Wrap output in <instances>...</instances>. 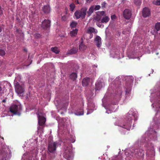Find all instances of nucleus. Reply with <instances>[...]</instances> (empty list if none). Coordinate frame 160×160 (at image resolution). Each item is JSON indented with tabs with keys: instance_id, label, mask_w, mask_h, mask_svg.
<instances>
[{
	"instance_id": "9d476101",
	"label": "nucleus",
	"mask_w": 160,
	"mask_h": 160,
	"mask_svg": "<svg viewBox=\"0 0 160 160\" xmlns=\"http://www.w3.org/2000/svg\"><path fill=\"white\" fill-rule=\"evenodd\" d=\"M94 41L96 45L98 48L101 47L102 45L101 38V37L98 36L96 37L94 39Z\"/></svg>"
},
{
	"instance_id": "412c9836",
	"label": "nucleus",
	"mask_w": 160,
	"mask_h": 160,
	"mask_svg": "<svg viewBox=\"0 0 160 160\" xmlns=\"http://www.w3.org/2000/svg\"><path fill=\"white\" fill-rule=\"evenodd\" d=\"M78 29H75L73 30L70 32V35L71 37H74L76 36L77 34Z\"/></svg>"
},
{
	"instance_id": "4c0bfd02",
	"label": "nucleus",
	"mask_w": 160,
	"mask_h": 160,
	"mask_svg": "<svg viewBox=\"0 0 160 160\" xmlns=\"http://www.w3.org/2000/svg\"><path fill=\"white\" fill-rule=\"evenodd\" d=\"M156 4L158 5H160V0H158L157 1Z\"/></svg>"
},
{
	"instance_id": "20e7f679",
	"label": "nucleus",
	"mask_w": 160,
	"mask_h": 160,
	"mask_svg": "<svg viewBox=\"0 0 160 160\" xmlns=\"http://www.w3.org/2000/svg\"><path fill=\"white\" fill-rule=\"evenodd\" d=\"M14 85L15 91L16 93L20 96H23L24 91L23 85H20L18 82L14 83Z\"/></svg>"
},
{
	"instance_id": "6ab92c4d",
	"label": "nucleus",
	"mask_w": 160,
	"mask_h": 160,
	"mask_svg": "<svg viewBox=\"0 0 160 160\" xmlns=\"http://www.w3.org/2000/svg\"><path fill=\"white\" fill-rule=\"evenodd\" d=\"M116 96L118 98H121L122 95V91L120 88H119L117 91L116 92Z\"/></svg>"
},
{
	"instance_id": "f3484780",
	"label": "nucleus",
	"mask_w": 160,
	"mask_h": 160,
	"mask_svg": "<svg viewBox=\"0 0 160 160\" xmlns=\"http://www.w3.org/2000/svg\"><path fill=\"white\" fill-rule=\"evenodd\" d=\"M78 51V49L77 48H74L70 49L68 53L70 55L75 54L77 53Z\"/></svg>"
},
{
	"instance_id": "09e8293b",
	"label": "nucleus",
	"mask_w": 160,
	"mask_h": 160,
	"mask_svg": "<svg viewBox=\"0 0 160 160\" xmlns=\"http://www.w3.org/2000/svg\"><path fill=\"white\" fill-rule=\"evenodd\" d=\"M2 31V28L1 27H0V32Z\"/></svg>"
},
{
	"instance_id": "6e6552de",
	"label": "nucleus",
	"mask_w": 160,
	"mask_h": 160,
	"mask_svg": "<svg viewBox=\"0 0 160 160\" xmlns=\"http://www.w3.org/2000/svg\"><path fill=\"white\" fill-rule=\"evenodd\" d=\"M50 23L51 22L49 20L45 19L42 22V27L43 29H48L50 27Z\"/></svg>"
},
{
	"instance_id": "c9c22d12",
	"label": "nucleus",
	"mask_w": 160,
	"mask_h": 160,
	"mask_svg": "<svg viewBox=\"0 0 160 160\" xmlns=\"http://www.w3.org/2000/svg\"><path fill=\"white\" fill-rule=\"evenodd\" d=\"M62 20L63 21H66L67 20L66 16L65 15H64L62 17Z\"/></svg>"
},
{
	"instance_id": "bb28decb",
	"label": "nucleus",
	"mask_w": 160,
	"mask_h": 160,
	"mask_svg": "<svg viewBox=\"0 0 160 160\" xmlns=\"http://www.w3.org/2000/svg\"><path fill=\"white\" fill-rule=\"evenodd\" d=\"M85 47L83 43V42H81L79 46V49L81 50H83L85 49Z\"/></svg>"
},
{
	"instance_id": "1a4fd4ad",
	"label": "nucleus",
	"mask_w": 160,
	"mask_h": 160,
	"mask_svg": "<svg viewBox=\"0 0 160 160\" xmlns=\"http://www.w3.org/2000/svg\"><path fill=\"white\" fill-rule=\"evenodd\" d=\"M123 15L125 18L127 19L130 18L131 16V11L128 9H126L123 12Z\"/></svg>"
},
{
	"instance_id": "7c9ffc66",
	"label": "nucleus",
	"mask_w": 160,
	"mask_h": 160,
	"mask_svg": "<svg viewBox=\"0 0 160 160\" xmlns=\"http://www.w3.org/2000/svg\"><path fill=\"white\" fill-rule=\"evenodd\" d=\"M6 54L5 52L2 49H0V55L1 56H3Z\"/></svg>"
},
{
	"instance_id": "f03ea898",
	"label": "nucleus",
	"mask_w": 160,
	"mask_h": 160,
	"mask_svg": "<svg viewBox=\"0 0 160 160\" xmlns=\"http://www.w3.org/2000/svg\"><path fill=\"white\" fill-rule=\"evenodd\" d=\"M87 8L86 7L82 8L80 10H77L75 12L74 16L75 18L78 19L82 18L83 19L85 18L87 13Z\"/></svg>"
},
{
	"instance_id": "ea45409f",
	"label": "nucleus",
	"mask_w": 160,
	"mask_h": 160,
	"mask_svg": "<svg viewBox=\"0 0 160 160\" xmlns=\"http://www.w3.org/2000/svg\"><path fill=\"white\" fill-rule=\"evenodd\" d=\"M16 31L18 32V33H20L21 32H22V31H19L18 29H16Z\"/></svg>"
},
{
	"instance_id": "4468645a",
	"label": "nucleus",
	"mask_w": 160,
	"mask_h": 160,
	"mask_svg": "<svg viewBox=\"0 0 160 160\" xmlns=\"http://www.w3.org/2000/svg\"><path fill=\"white\" fill-rule=\"evenodd\" d=\"M51 10L49 5H47L44 6L42 8V11L46 14L49 13Z\"/></svg>"
},
{
	"instance_id": "423d86ee",
	"label": "nucleus",
	"mask_w": 160,
	"mask_h": 160,
	"mask_svg": "<svg viewBox=\"0 0 160 160\" xmlns=\"http://www.w3.org/2000/svg\"><path fill=\"white\" fill-rule=\"evenodd\" d=\"M57 143L50 142L48 143V150L51 153L53 152L56 150Z\"/></svg>"
},
{
	"instance_id": "3c124183",
	"label": "nucleus",
	"mask_w": 160,
	"mask_h": 160,
	"mask_svg": "<svg viewBox=\"0 0 160 160\" xmlns=\"http://www.w3.org/2000/svg\"><path fill=\"white\" fill-rule=\"evenodd\" d=\"M24 51H27L26 50V49H24Z\"/></svg>"
},
{
	"instance_id": "79ce46f5",
	"label": "nucleus",
	"mask_w": 160,
	"mask_h": 160,
	"mask_svg": "<svg viewBox=\"0 0 160 160\" xmlns=\"http://www.w3.org/2000/svg\"><path fill=\"white\" fill-rule=\"evenodd\" d=\"M93 0H86V1L88 2H90L91 1H92Z\"/></svg>"
},
{
	"instance_id": "e433bc0d",
	"label": "nucleus",
	"mask_w": 160,
	"mask_h": 160,
	"mask_svg": "<svg viewBox=\"0 0 160 160\" xmlns=\"http://www.w3.org/2000/svg\"><path fill=\"white\" fill-rule=\"evenodd\" d=\"M3 14V11L2 8L0 7V17Z\"/></svg>"
},
{
	"instance_id": "f704fd0d",
	"label": "nucleus",
	"mask_w": 160,
	"mask_h": 160,
	"mask_svg": "<svg viewBox=\"0 0 160 160\" xmlns=\"http://www.w3.org/2000/svg\"><path fill=\"white\" fill-rule=\"evenodd\" d=\"M111 19L113 20L116 18V16L115 15L113 14L111 16Z\"/></svg>"
},
{
	"instance_id": "473e14b6",
	"label": "nucleus",
	"mask_w": 160,
	"mask_h": 160,
	"mask_svg": "<svg viewBox=\"0 0 160 160\" xmlns=\"http://www.w3.org/2000/svg\"><path fill=\"white\" fill-rule=\"evenodd\" d=\"M130 91H131V88H127L126 90L125 91L126 94H129Z\"/></svg>"
},
{
	"instance_id": "58836bf2",
	"label": "nucleus",
	"mask_w": 160,
	"mask_h": 160,
	"mask_svg": "<svg viewBox=\"0 0 160 160\" xmlns=\"http://www.w3.org/2000/svg\"><path fill=\"white\" fill-rule=\"evenodd\" d=\"M156 107L157 108H160V101H159L158 102V104L156 106Z\"/></svg>"
},
{
	"instance_id": "39448f33",
	"label": "nucleus",
	"mask_w": 160,
	"mask_h": 160,
	"mask_svg": "<svg viewBox=\"0 0 160 160\" xmlns=\"http://www.w3.org/2000/svg\"><path fill=\"white\" fill-rule=\"evenodd\" d=\"M21 110V107L16 105H12L10 108V111L11 112L14 114H17L20 115V111Z\"/></svg>"
},
{
	"instance_id": "9b49d317",
	"label": "nucleus",
	"mask_w": 160,
	"mask_h": 160,
	"mask_svg": "<svg viewBox=\"0 0 160 160\" xmlns=\"http://www.w3.org/2000/svg\"><path fill=\"white\" fill-rule=\"evenodd\" d=\"M38 123L40 126H43L46 122V118L43 116H41L39 115L38 116Z\"/></svg>"
},
{
	"instance_id": "f8f14e48",
	"label": "nucleus",
	"mask_w": 160,
	"mask_h": 160,
	"mask_svg": "<svg viewBox=\"0 0 160 160\" xmlns=\"http://www.w3.org/2000/svg\"><path fill=\"white\" fill-rule=\"evenodd\" d=\"M90 82V78L86 77L84 78L82 81V85L83 87H86L88 85Z\"/></svg>"
},
{
	"instance_id": "b1692460",
	"label": "nucleus",
	"mask_w": 160,
	"mask_h": 160,
	"mask_svg": "<svg viewBox=\"0 0 160 160\" xmlns=\"http://www.w3.org/2000/svg\"><path fill=\"white\" fill-rule=\"evenodd\" d=\"M134 3L137 6H140L142 3L141 0H134Z\"/></svg>"
},
{
	"instance_id": "a878e982",
	"label": "nucleus",
	"mask_w": 160,
	"mask_h": 160,
	"mask_svg": "<svg viewBox=\"0 0 160 160\" xmlns=\"http://www.w3.org/2000/svg\"><path fill=\"white\" fill-rule=\"evenodd\" d=\"M75 115L78 116H80L83 115V110L82 109H80V111H77L76 112L74 113Z\"/></svg>"
},
{
	"instance_id": "8fccbe9b",
	"label": "nucleus",
	"mask_w": 160,
	"mask_h": 160,
	"mask_svg": "<svg viewBox=\"0 0 160 160\" xmlns=\"http://www.w3.org/2000/svg\"><path fill=\"white\" fill-rule=\"evenodd\" d=\"M0 138H1L3 140V141L4 140V138H3V137H2L1 136H0Z\"/></svg>"
},
{
	"instance_id": "ddd939ff",
	"label": "nucleus",
	"mask_w": 160,
	"mask_h": 160,
	"mask_svg": "<svg viewBox=\"0 0 160 160\" xmlns=\"http://www.w3.org/2000/svg\"><path fill=\"white\" fill-rule=\"evenodd\" d=\"M104 84L102 82H98L95 84L96 91L100 90L103 87Z\"/></svg>"
},
{
	"instance_id": "cd10ccee",
	"label": "nucleus",
	"mask_w": 160,
	"mask_h": 160,
	"mask_svg": "<svg viewBox=\"0 0 160 160\" xmlns=\"http://www.w3.org/2000/svg\"><path fill=\"white\" fill-rule=\"evenodd\" d=\"M70 10L71 11H73L75 7V6L74 3H71L70 5Z\"/></svg>"
},
{
	"instance_id": "de8ad7c7",
	"label": "nucleus",
	"mask_w": 160,
	"mask_h": 160,
	"mask_svg": "<svg viewBox=\"0 0 160 160\" xmlns=\"http://www.w3.org/2000/svg\"><path fill=\"white\" fill-rule=\"evenodd\" d=\"M2 102H6V100L5 99H3Z\"/></svg>"
},
{
	"instance_id": "5701e85b",
	"label": "nucleus",
	"mask_w": 160,
	"mask_h": 160,
	"mask_svg": "<svg viewBox=\"0 0 160 160\" xmlns=\"http://www.w3.org/2000/svg\"><path fill=\"white\" fill-rule=\"evenodd\" d=\"M78 24V22L75 21H73L71 22L70 24V27L71 28H75Z\"/></svg>"
},
{
	"instance_id": "37998d69",
	"label": "nucleus",
	"mask_w": 160,
	"mask_h": 160,
	"mask_svg": "<svg viewBox=\"0 0 160 160\" xmlns=\"http://www.w3.org/2000/svg\"><path fill=\"white\" fill-rule=\"evenodd\" d=\"M75 2L76 3H77L78 4H79V3L78 0H75Z\"/></svg>"
},
{
	"instance_id": "dca6fc26",
	"label": "nucleus",
	"mask_w": 160,
	"mask_h": 160,
	"mask_svg": "<svg viewBox=\"0 0 160 160\" xmlns=\"http://www.w3.org/2000/svg\"><path fill=\"white\" fill-rule=\"evenodd\" d=\"M94 10V6H92L90 7L88 11H87V12L88 16L89 17L90 16L92 13L93 12Z\"/></svg>"
},
{
	"instance_id": "f257e3e1",
	"label": "nucleus",
	"mask_w": 160,
	"mask_h": 160,
	"mask_svg": "<svg viewBox=\"0 0 160 160\" xmlns=\"http://www.w3.org/2000/svg\"><path fill=\"white\" fill-rule=\"evenodd\" d=\"M71 146L70 143L68 145H65L64 148L63 149V157L67 160H71L73 157Z\"/></svg>"
},
{
	"instance_id": "c03bdc74",
	"label": "nucleus",
	"mask_w": 160,
	"mask_h": 160,
	"mask_svg": "<svg viewBox=\"0 0 160 160\" xmlns=\"http://www.w3.org/2000/svg\"><path fill=\"white\" fill-rule=\"evenodd\" d=\"M36 36L38 37H40V35L39 34H36Z\"/></svg>"
},
{
	"instance_id": "864d4df0",
	"label": "nucleus",
	"mask_w": 160,
	"mask_h": 160,
	"mask_svg": "<svg viewBox=\"0 0 160 160\" xmlns=\"http://www.w3.org/2000/svg\"><path fill=\"white\" fill-rule=\"evenodd\" d=\"M33 160H35L34 159V158H33Z\"/></svg>"
},
{
	"instance_id": "a19ab883",
	"label": "nucleus",
	"mask_w": 160,
	"mask_h": 160,
	"mask_svg": "<svg viewBox=\"0 0 160 160\" xmlns=\"http://www.w3.org/2000/svg\"><path fill=\"white\" fill-rule=\"evenodd\" d=\"M105 14V12L104 11H102L101 12V14L102 15H104Z\"/></svg>"
},
{
	"instance_id": "603ef678",
	"label": "nucleus",
	"mask_w": 160,
	"mask_h": 160,
	"mask_svg": "<svg viewBox=\"0 0 160 160\" xmlns=\"http://www.w3.org/2000/svg\"><path fill=\"white\" fill-rule=\"evenodd\" d=\"M159 151L160 152V148H159Z\"/></svg>"
},
{
	"instance_id": "72a5a7b5",
	"label": "nucleus",
	"mask_w": 160,
	"mask_h": 160,
	"mask_svg": "<svg viewBox=\"0 0 160 160\" xmlns=\"http://www.w3.org/2000/svg\"><path fill=\"white\" fill-rule=\"evenodd\" d=\"M107 3L105 2H103L101 3L102 7L103 8H105L106 7Z\"/></svg>"
},
{
	"instance_id": "4be33fe9",
	"label": "nucleus",
	"mask_w": 160,
	"mask_h": 160,
	"mask_svg": "<svg viewBox=\"0 0 160 160\" xmlns=\"http://www.w3.org/2000/svg\"><path fill=\"white\" fill-rule=\"evenodd\" d=\"M51 51L56 54H58L59 53V51L57 47H54L51 48Z\"/></svg>"
},
{
	"instance_id": "393cba45",
	"label": "nucleus",
	"mask_w": 160,
	"mask_h": 160,
	"mask_svg": "<svg viewBox=\"0 0 160 160\" xmlns=\"http://www.w3.org/2000/svg\"><path fill=\"white\" fill-rule=\"evenodd\" d=\"M155 28L157 31H160V22H158L155 24Z\"/></svg>"
},
{
	"instance_id": "aec40b11",
	"label": "nucleus",
	"mask_w": 160,
	"mask_h": 160,
	"mask_svg": "<svg viewBox=\"0 0 160 160\" xmlns=\"http://www.w3.org/2000/svg\"><path fill=\"white\" fill-rule=\"evenodd\" d=\"M77 78V74L75 72L72 73L70 76L71 79L73 80H75Z\"/></svg>"
},
{
	"instance_id": "c85d7f7f",
	"label": "nucleus",
	"mask_w": 160,
	"mask_h": 160,
	"mask_svg": "<svg viewBox=\"0 0 160 160\" xmlns=\"http://www.w3.org/2000/svg\"><path fill=\"white\" fill-rule=\"evenodd\" d=\"M94 20L97 22H99L100 21H101V17L100 16H96L94 18Z\"/></svg>"
},
{
	"instance_id": "2f4dec72",
	"label": "nucleus",
	"mask_w": 160,
	"mask_h": 160,
	"mask_svg": "<svg viewBox=\"0 0 160 160\" xmlns=\"http://www.w3.org/2000/svg\"><path fill=\"white\" fill-rule=\"evenodd\" d=\"M100 8V6L99 5H97L94 6V9L95 11L98 10Z\"/></svg>"
},
{
	"instance_id": "a211bd4d",
	"label": "nucleus",
	"mask_w": 160,
	"mask_h": 160,
	"mask_svg": "<svg viewBox=\"0 0 160 160\" xmlns=\"http://www.w3.org/2000/svg\"><path fill=\"white\" fill-rule=\"evenodd\" d=\"M97 30H96V31H95V30L94 28L91 27H89L88 29L87 30V33L90 34L94 32L97 33Z\"/></svg>"
},
{
	"instance_id": "7ed1b4c3",
	"label": "nucleus",
	"mask_w": 160,
	"mask_h": 160,
	"mask_svg": "<svg viewBox=\"0 0 160 160\" xmlns=\"http://www.w3.org/2000/svg\"><path fill=\"white\" fill-rule=\"evenodd\" d=\"M133 115L131 112H129L128 113V121L127 122H124L121 123L119 125L120 127L126 129L127 130H129L131 127L132 120L133 118Z\"/></svg>"
},
{
	"instance_id": "0eeeda50",
	"label": "nucleus",
	"mask_w": 160,
	"mask_h": 160,
	"mask_svg": "<svg viewBox=\"0 0 160 160\" xmlns=\"http://www.w3.org/2000/svg\"><path fill=\"white\" fill-rule=\"evenodd\" d=\"M142 14L143 17L146 18L149 17L151 15V11L149 8L145 7L143 8Z\"/></svg>"
},
{
	"instance_id": "a18cd8bd",
	"label": "nucleus",
	"mask_w": 160,
	"mask_h": 160,
	"mask_svg": "<svg viewBox=\"0 0 160 160\" xmlns=\"http://www.w3.org/2000/svg\"><path fill=\"white\" fill-rule=\"evenodd\" d=\"M68 102H67L65 103V106H68Z\"/></svg>"
},
{
	"instance_id": "49530a36",
	"label": "nucleus",
	"mask_w": 160,
	"mask_h": 160,
	"mask_svg": "<svg viewBox=\"0 0 160 160\" xmlns=\"http://www.w3.org/2000/svg\"><path fill=\"white\" fill-rule=\"evenodd\" d=\"M2 91V88L0 86V94L1 93V92Z\"/></svg>"
},
{
	"instance_id": "2eb2a0df",
	"label": "nucleus",
	"mask_w": 160,
	"mask_h": 160,
	"mask_svg": "<svg viewBox=\"0 0 160 160\" xmlns=\"http://www.w3.org/2000/svg\"><path fill=\"white\" fill-rule=\"evenodd\" d=\"M110 20L109 17L105 15L103 17L101 20V22L103 23H106L108 22Z\"/></svg>"
},
{
	"instance_id": "c756f323",
	"label": "nucleus",
	"mask_w": 160,
	"mask_h": 160,
	"mask_svg": "<svg viewBox=\"0 0 160 160\" xmlns=\"http://www.w3.org/2000/svg\"><path fill=\"white\" fill-rule=\"evenodd\" d=\"M102 23L101 22H97L96 25L99 28H102L103 27V26H104L103 25H102Z\"/></svg>"
}]
</instances>
